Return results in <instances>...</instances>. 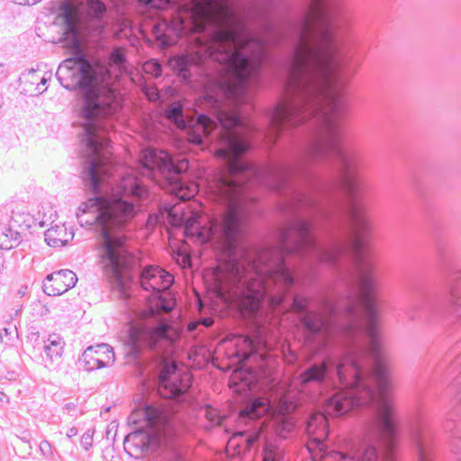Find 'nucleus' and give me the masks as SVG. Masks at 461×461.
<instances>
[{
  "label": "nucleus",
  "mask_w": 461,
  "mask_h": 461,
  "mask_svg": "<svg viewBox=\"0 0 461 461\" xmlns=\"http://www.w3.org/2000/svg\"><path fill=\"white\" fill-rule=\"evenodd\" d=\"M61 17L63 23L67 25V33H76V24L77 21V9L69 5H66L61 8Z\"/></svg>",
  "instance_id": "23"
},
{
  "label": "nucleus",
  "mask_w": 461,
  "mask_h": 461,
  "mask_svg": "<svg viewBox=\"0 0 461 461\" xmlns=\"http://www.w3.org/2000/svg\"><path fill=\"white\" fill-rule=\"evenodd\" d=\"M40 449L46 456H49L51 454V447H50V444L47 440H42L41 442Z\"/></svg>",
  "instance_id": "31"
},
{
  "label": "nucleus",
  "mask_w": 461,
  "mask_h": 461,
  "mask_svg": "<svg viewBox=\"0 0 461 461\" xmlns=\"http://www.w3.org/2000/svg\"><path fill=\"white\" fill-rule=\"evenodd\" d=\"M65 342L59 334H50L43 346V352L50 362L59 359L63 354Z\"/></svg>",
  "instance_id": "19"
},
{
  "label": "nucleus",
  "mask_w": 461,
  "mask_h": 461,
  "mask_svg": "<svg viewBox=\"0 0 461 461\" xmlns=\"http://www.w3.org/2000/svg\"><path fill=\"white\" fill-rule=\"evenodd\" d=\"M5 398L6 395L4 393L0 392V402H4Z\"/></svg>",
  "instance_id": "36"
},
{
  "label": "nucleus",
  "mask_w": 461,
  "mask_h": 461,
  "mask_svg": "<svg viewBox=\"0 0 461 461\" xmlns=\"http://www.w3.org/2000/svg\"><path fill=\"white\" fill-rule=\"evenodd\" d=\"M217 156L224 161L227 170L233 177L240 178L246 182L266 183L270 177H276V183L272 188L282 193L288 185L290 171L274 166L261 167L245 157V153L251 146H217Z\"/></svg>",
  "instance_id": "8"
},
{
  "label": "nucleus",
  "mask_w": 461,
  "mask_h": 461,
  "mask_svg": "<svg viewBox=\"0 0 461 461\" xmlns=\"http://www.w3.org/2000/svg\"><path fill=\"white\" fill-rule=\"evenodd\" d=\"M52 216H53V213H50V218H49V220H50L51 222H53Z\"/></svg>",
  "instance_id": "40"
},
{
  "label": "nucleus",
  "mask_w": 461,
  "mask_h": 461,
  "mask_svg": "<svg viewBox=\"0 0 461 461\" xmlns=\"http://www.w3.org/2000/svg\"><path fill=\"white\" fill-rule=\"evenodd\" d=\"M86 92L82 114L86 119L105 117L115 109L113 92L106 86H99L96 82Z\"/></svg>",
  "instance_id": "13"
},
{
  "label": "nucleus",
  "mask_w": 461,
  "mask_h": 461,
  "mask_svg": "<svg viewBox=\"0 0 461 461\" xmlns=\"http://www.w3.org/2000/svg\"><path fill=\"white\" fill-rule=\"evenodd\" d=\"M60 84L67 89L86 88L96 82L92 66L83 58L65 59L57 70Z\"/></svg>",
  "instance_id": "10"
},
{
  "label": "nucleus",
  "mask_w": 461,
  "mask_h": 461,
  "mask_svg": "<svg viewBox=\"0 0 461 461\" xmlns=\"http://www.w3.org/2000/svg\"><path fill=\"white\" fill-rule=\"evenodd\" d=\"M77 434V429L76 427H72L67 431V437L69 438L75 437Z\"/></svg>",
  "instance_id": "32"
},
{
  "label": "nucleus",
  "mask_w": 461,
  "mask_h": 461,
  "mask_svg": "<svg viewBox=\"0 0 461 461\" xmlns=\"http://www.w3.org/2000/svg\"><path fill=\"white\" fill-rule=\"evenodd\" d=\"M165 330L160 327H152V328H141L139 331H132L131 335V339L132 342V350L135 354H138L140 351V346L138 345L139 339H143L144 342L150 348L156 346L158 341L165 336Z\"/></svg>",
  "instance_id": "18"
},
{
  "label": "nucleus",
  "mask_w": 461,
  "mask_h": 461,
  "mask_svg": "<svg viewBox=\"0 0 461 461\" xmlns=\"http://www.w3.org/2000/svg\"><path fill=\"white\" fill-rule=\"evenodd\" d=\"M216 116L222 128L226 131L231 130L240 122L239 115L235 111L220 109L216 112Z\"/></svg>",
  "instance_id": "22"
},
{
  "label": "nucleus",
  "mask_w": 461,
  "mask_h": 461,
  "mask_svg": "<svg viewBox=\"0 0 461 461\" xmlns=\"http://www.w3.org/2000/svg\"><path fill=\"white\" fill-rule=\"evenodd\" d=\"M210 188L216 208L205 224L200 222L199 213L184 203L167 210V221L173 227H184L186 237H195L202 244L211 243L223 252L234 254L243 235V217L237 198L240 184L237 179L220 174Z\"/></svg>",
  "instance_id": "4"
},
{
  "label": "nucleus",
  "mask_w": 461,
  "mask_h": 461,
  "mask_svg": "<svg viewBox=\"0 0 461 461\" xmlns=\"http://www.w3.org/2000/svg\"><path fill=\"white\" fill-rule=\"evenodd\" d=\"M151 221H152V216H149V221H149V223H150V222H151Z\"/></svg>",
  "instance_id": "42"
},
{
  "label": "nucleus",
  "mask_w": 461,
  "mask_h": 461,
  "mask_svg": "<svg viewBox=\"0 0 461 461\" xmlns=\"http://www.w3.org/2000/svg\"><path fill=\"white\" fill-rule=\"evenodd\" d=\"M447 291L446 294L429 295L424 300L423 306H413L406 310L405 314L414 321L418 316L416 312L420 310L426 314H434L441 311L447 303L453 305L461 304V274L449 273L447 276Z\"/></svg>",
  "instance_id": "11"
},
{
  "label": "nucleus",
  "mask_w": 461,
  "mask_h": 461,
  "mask_svg": "<svg viewBox=\"0 0 461 461\" xmlns=\"http://www.w3.org/2000/svg\"><path fill=\"white\" fill-rule=\"evenodd\" d=\"M115 360L113 348L108 344L88 347L79 357V365L86 371L100 369L112 365Z\"/></svg>",
  "instance_id": "16"
},
{
  "label": "nucleus",
  "mask_w": 461,
  "mask_h": 461,
  "mask_svg": "<svg viewBox=\"0 0 461 461\" xmlns=\"http://www.w3.org/2000/svg\"><path fill=\"white\" fill-rule=\"evenodd\" d=\"M240 417L246 423L252 422L247 430L246 443L249 448L262 442V461H284L285 449L282 439L288 438L295 429V420L290 407L276 406L270 399L254 397L240 411Z\"/></svg>",
  "instance_id": "5"
},
{
  "label": "nucleus",
  "mask_w": 461,
  "mask_h": 461,
  "mask_svg": "<svg viewBox=\"0 0 461 461\" xmlns=\"http://www.w3.org/2000/svg\"><path fill=\"white\" fill-rule=\"evenodd\" d=\"M321 0H312L301 23L299 40L290 59L285 92L297 94L310 87V61L312 48L309 35L316 22L321 21L317 40L319 66V95L321 103V116L328 127H333L347 116L349 98L346 85L339 80V65L335 59L343 46V37L339 27L330 23V14L321 5Z\"/></svg>",
  "instance_id": "3"
},
{
  "label": "nucleus",
  "mask_w": 461,
  "mask_h": 461,
  "mask_svg": "<svg viewBox=\"0 0 461 461\" xmlns=\"http://www.w3.org/2000/svg\"><path fill=\"white\" fill-rule=\"evenodd\" d=\"M110 60L113 65H117L119 67L122 66L125 61V51L123 49H116L114 50L110 56Z\"/></svg>",
  "instance_id": "28"
},
{
  "label": "nucleus",
  "mask_w": 461,
  "mask_h": 461,
  "mask_svg": "<svg viewBox=\"0 0 461 461\" xmlns=\"http://www.w3.org/2000/svg\"><path fill=\"white\" fill-rule=\"evenodd\" d=\"M21 241V234L17 230L9 227L0 232V249H11L19 245Z\"/></svg>",
  "instance_id": "21"
},
{
  "label": "nucleus",
  "mask_w": 461,
  "mask_h": 461,
  "mask_svg": "<svg viewBox=\"0 0 461 461\" xmlns=\"http://www.w3.org/2000/svg\"><path fill=\"white\" fill-rule=\"evenodd\" d=\"M174 276L158 266H148L140 274V284L143 290L152 292L157 299L156 306L166 311L172 310L171 303L162 294L170 289Z\"/></svg>",
  "instance_id": "12"
},
{
  "label": "nucleus",
  "mask_w": 461,
  "mask_h": 461,
  "mask_svg": "<svg viewBox=\"0 0 461 461\" xmlns=\"http://www.w3.org/2000/svg\"><path fill=\"white\" fill-rule=\"evenodd\" d=\"M86 12L89 17L100 19L106 12V7L100 0H88Z\"/></svg>",
  "instance_id": "24"
},
{
  "label": "nucleus",
  "mask_w": 461,
  "mask_h": 461,
  "mask_svg": "<svg viewBox=\"0 0 461 461\" xmlns=\"http://www.w3.org/2000/svg\"><path fill=\"white\" fill-rule=\"evenodd\" d=\"M212 21L220 26L210 38L195 41L194 50L179 57L180 66L201 65L207 59L226 64L229 78L221 88L229 96L241 92L242 82L258 68L263 54V45L256 40H246L244 25L240 16L219 0H194L184 5L170 19L155 25L157 37L166 43H173L183 35L204 30Z\"/></svg>",
  "instance_id": "2"
},
{
  "label": "nucleus",
  "mask_w": 461,
  "mask_h": 461,
  "mask_svg": "<svg viewBox=\"0 0 461 461\" xmlns=\"http://www.w3.org/2000/svg\"><path fill=\"white\" fill-rule=\"evenodd\" d=\"M46 81H47V80H46V78H44V77H42V78L41 79V82L42 86H44V85L46 84Z\"/></svg>",
  "instance_id": "38"
},
{
  "label": "nucleus",
  "mask_w": 461,
  "mask_h": 461,
  "mask_svg": "<svg viewBox=\"0 0 461 461\" xmlns=\"http://www.w3.org/2000/svg\"><path fill=\"white\" fill-rule=\"evenodd\" d=\"M179 148H185L186 146H184V145H181V146H178Z\"/></svg>",
  "instance_id": "43"
},
{
  "label": "nucleus",
  "mask_w": 461,
  "mask_h": 461,
  "mask_svg": "<svg viewBox=\"0 0 461 461\" xmlns=\"http://www.w3.org/2000/svg\"><path fill=\"white\" fill-rule=\"evenodd\" d=\"M298 109L288 99L281 100L274 108L270 125L267 131V138L269 142H276L284 132L283 124L285 122H293L296 116Z\"/></svg>",
  "instance_id": "15"
},
{
  "label": "nucleus",
  "mask_w": 461,
  "mask_h": 461,
  "mask_svg": "<svg viewBox=\"0 0 461 461\" xmlns=\"http://www.w3.org/2000/svg\"><path fill=\"white\" fill-rule=\"evenodd\" d=\"M166 117L174 122L178 129L188 130V140L193 144H201L203 136H207L215 129V122L206 115H200L195 122H189L187 127L183 118V107L179 104L169 106L166 111Z\"/></svg>",
  "instance_id": "14"
},
{
  "label": "nucleus",
  "mask_w": 461,
  "mask_h": 461,
  "mask_svg": "<svg viewBox=\"0 0 461 461\" xmlns=\"http://www.w3.org/2000/svg\"><path fill=\"white\" fill-rule=\"evenodd\" d=\"M88 144H102L104 140L103 129L96 124H88L85 128Z\"/></svg>",
  "instance_id": "25"
},
{
  "label": "nucleus",
  "mask_w": 461,
  "mask_h": 461,
  "mask_svg": "<svg viewBox=\"0 0 461 461\" xmlns=\"http://www.w3.org/2000/svg\"><path fill=\"white\" fill-rule=\"evenodd\" d=\"M93 432H91L90 430H87L86 432H85L82 437H81V446L83 447V448L85 450H88L91 447H92V444H93Z\"/></svg>",
  "instance_id": "29"
},
{
  "label": "nucleus",
  "mask_w": 461,
  "mask_h": 461,
  "mask_svg": "<svg viewBox=\"0 0 461 461\" xmlns=\"http://www.w3.org/2000/svg\"><path fill=\"white\" fill-rule=\"evenodd\" d=\"M138 412H132L129 421L137 424ZM145 421L144 429H139L125 436L123 448L131 457L141 458L151 447H159L172 429V420L169 413L153 405L148 404L140 411Z\"/></svg>",
  "instance_id": "7"
},
{
  "label": "nucleus",
  "mask_w": 461,
  "mask_h": 461,
  "mask_svg": "<svg viewBox=\"0 0 461 461\" xmlns=\"http://www.w3.org/2000/svg\"><path fill=\"white\" fill-rule=\"evenodd\" d=\"M37 90H38L39 92H43V91L45 90V88H43V87H37Z\"/></svg>",
  "instance_id": "39"
},
{
  "label": "nucleus",
  "mask_w": 461,
  "mask_h": 461,
  "mask_svg": "<svg viewBox=\"0 0 461 461\" xmlns=\"http://www.w3.org/2000/svg\"><path fill=\"white\" fill-rule=\"evenodd\" d=\"M139 162L144 170L143 174L153 176L158 171L164 176L180 200H190L198 194V185L194 182L187 183L181 176L189 168V161L185 157H175L167 150L156 149L155 146H144Z\"/></svg>",
  "instance_id": "6"
},
{
  "label": "nucleus",
  "mask_w": 461,
  "mask_h": 461,
  "mask_svg": "<svg viewBox=\"0 0 461 461\" xmlns=\"http://www.w3.org/2000/svg\"><path fill=\"white\" fill-rule=\"evenodd\" d=\"M4 331L5 332V334H8V329L5 328Z\"/></svg>",
  "instance_id": "41"
},
{
  "label": "nucleus",
  "mask_w": 461,
  "mask_h": 461,
  "mask_svg": "<svg viewBox=\"0 0 461 461\" xmlns=\"http://www.w3.org/2000/svg\"><path fill=\"white\" fill-rule=\"evenodd\" d=\"M77 281V275L73 271L61 269L46 276L42 289L49 296H57L74 287Z\"/></svg>",
  "instance_id": "17"
},
{
  "label": "nucleus",
  "mask_w": 461,
  "mask_h": 461,
  "mask_svg": "<svg viewBox=\"0 0 461 461\" xmlns=\"http://www.w3.org/2000/svg\"><path fill=\"white\" fill-rule=\"evenodd\" d=\"M143 69L147 74L158 77L161 75V66L156 60H149L144 63Z\"/></svg>",
  "instance_id": "27"
},
{
  "label": "nucleus",
  "mask_w": 461,
  "mask_h": 461,
  "mask_svg": "<svg viewBox=\"0 0 461 461\" xmlns=\"http://www.w3.org/2000/svg\"><path fill=\"white\" fill-rule=\"evenodd\" d=\"M204 416L212 425H220L222 421L220 411L209 405L204 409Z\"/></svg>",
  "instance_id": "26"
},
{
  "label": "nucleus",
  "mask_w": 461,
  "mask_h": 461,
  "mask_svg": "<svg viewBox=\"0 0 461 461\" xmlns=\"http://www.w3.org/2000/svg\"><path fill=\"white\" fill-rule=\"evenodd\" d=\"M329 141H340L341 139L339 134L337 133H331L330 138L328 139Z\"/></svg>",
  "instance_id": "33"
},
{
  "label": "nucleus",
  "mask_w": 461,
  "mask_h": 461,
  "mask_svg": "<svg viewBox=\"0 0 461 461\" xmlns=\"http://www.w3.org/2000/svg\"><path fill=\"white\" fill-rule=\"evenodd\" d=\"M155 376L158 380V393L162 398L176 402L188 401L192 377L190 374L181 372L176 362L160 358L156 366Z\"/></svg>",
  "instance_id": "9"
},
{
  "label": "nucleus",
  "mask_w": 461,
  "mask_h": 461,
  "mask_svg": "<svg viewBox=\"0 0 461 461\" xmlns=\"http://www.w3.org/2000/svg\"><path fill=\"white\" fill-rule=\"evenodd\" d=\"M45 241L50 247L61 248L68 243L67 229L64 225H54L48 229L45 233Z\"/></svg>",
  "instance_id": "20"
},
{
  "label": "nucleus",
  "mask_w": 461,
  "mask_h": 461,
  "mask_svg": "<svg viewBox=\"0 0 461 461\" xmlns=\"http://www.w3.org/2000/svg\"><path fill=\"white\" fill-rule=\"evenodd\" d=\"M226 144H241L234 136H229V140Z\"/></svg>",
  "instance_id": "34"
},
{
  "label": "nucleus",
  "mask_w": 461,
  "mask_h": 461,
  "mask_svg": "<svg viewBox=\"0 0 461 461\" xmlns=\"http://www.w3.org/2000/svg\"><path fill=\"white\" fill-rule=\"evenodd\" d=\"M112 147L82 146L79 151L81 177L94 196L80 203L77 218L82 227H93L98 233L104 274L126 297L136 259L128 249L123 230L140 210L149 192L132 168L116 162L108 149Z\"/></svg>",
  "instance_id": "1"
},
{
  "label": "nucleus",
  "mask_w": 461,
  "mask_h": 461,
  "mask_svg": "<svg viewBox=\"0 0 461 461\" xmlns=\"http://www.w3.org/2000/svg\"><path fill=\"white\" fill-rule=\"evenodd\" d=\"M146 95L150 101H157L158 99V92L155 87L147 88Z\"/></svg>",
  "instance_id": "30"
},
{
  "label": "nucleus",
  "mask_w": 461,
  "mask_h": 461,
  "mask_svg": "<svg viewBox=\"0 0 461 461\" xmlns=\"http://www.w3.org/2000/svg\"><path fill=\"white\" fill-rule=\"evenodd\" d=\"M24 5H34L38 0H20Z\"/></svg>",
  "instance_id": "35"
},
{
  "label": "nucleus",
  "mask_w": 461,
  "mask_h": 461,
  "mask_svg": "<svg viewBox=\"0 0 461 461\" xmlns=\"http://www.w3.org/2000/svg\"><path fill=\"white\" fill-rule=\"evenodd\" d=\"M39 224H40V226L43 227V226L47 225V221H44V220H41V221H39Z\"/></svg>",
  "instance_id": "37"
}]
</instances>
